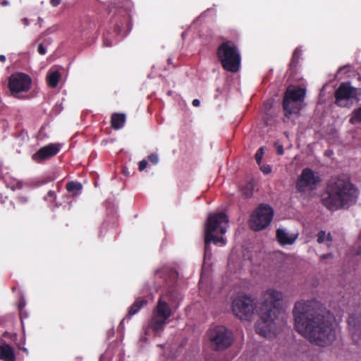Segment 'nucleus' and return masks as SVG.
<instances>
[{"label": "nucleus", "instance_id": "f257e3e1", "mask_svg": "<svg viewBox=\"0 0 361 361\" xmlns=\"http://www.w3.org/2000/svg\"><path fill=\"white\" fill-rule=\"evenodd\" d=\"M283 293L271 288L262 293L259 306L255 298L240 296L232 302L233 314L243 321H251L255 312L259 319L255 324L257 334L265 338L275 337L283 324L280 315L283 308Z\"/></svg>", "mask_w": 361, "mask_h": 361}, {"label": "nucleus", "instance_id": "f03ea898", "mask_svg": "<svg viewBox=\"0 0 361 361\" xmlns=\"http://www.w3.org/2000/svg\"><path fill=\"white\" fill-rule=\"evenodd\" d=\"M293 315L296 331L309 342L320 347L329 345L336 339L334 315L317 302H295Z\"/></svg>", "mask_w": 361, "mask_h": 361}, {"label": "nucleus", "instance_id": "7ed1b4c3", "mask_svg": "<svg viewBox=\"0 0 361 361\" xmlns=\"http://www.w3.org/2000/svg\"><path fill=\"white\" fill-rule=\"evenodd\" d=\"M358 197L355 186L347 178H331L322 198L323 204L329 210L347 209L354 204Z\"/></svg>", "mask_w": 361, "mask_h": 361}, {"label": "nucleus", "instance_id": "20e7f679", "mask_svg": "<svg viewBox=\"0 0 361 361\" xmlns=\"http://www.w3.org/2000/svg\"><path fill=\"white\" fill-rule=\"evenodd\" d=\"M228 227V216L223 212L214 213L209 215L205 226V252L204 257L211 255L210 243H219L226 244L224 238L219 237L218 234H224Z\"/></svg>", "mask_w": 361, "mask_h": 361}, {"label": "nucleus", "instance_id": "39448f33", "mask_svg": "<svg viewBox=\"0 0 361 361\" xmlns=\"http://www.w3.org/2000/svg\"><path fill=\"white\" fill-rule=\"evenodd\" d=\"M223 68L230 72H237L240 65V54L232 42L222 43L217 50Z\"/></svg>", "mask_w": 361, "mask_h": 361}, {"label": "nucleus", "instance_id": "423d86ee", "mask_svg": "<svg viewBox=\"0 0 361 361\" xmlns=\"http://www.w3.org/2000/svg\"><path fill=\"white\" fill-rule=\"evenodd\" d=\"M169 294L161 295L154 307L150 321V326L154 331L163 330L167 319L171 316V309L167 302Z\"/></svg>", "mask_w": 361, "mask_h": 361}, {"label": "nucleus", "instance_id": "0eeeda50", "mask_svg": "<svg viewBox=\"0 0 361 361\" xmlns=\"http://www.w3.org/2000/svg\"><path fill=\"white\" fill-rule=\"evenodd\" d=\"M211 347L215 350H224L233 342L232 333L223 326H217L209 331Z\"/></svg>", "mask_w": 361, "mask_h": 361}, {"label": "nucleus", "instance_id": "6e6552de", "mask_svg": "<svg viewBox=\"0 0 361 361\" xmlns=\"http://www.w3.org/2000/svg\"><path fill=\"white\" fill-rule=\"evenodd\" d=\"M273 209L268 204H260L252 214L250 219V228L254 231H261L267 228L272 221Z\"/></svg>", "mask_w": 361, "mask_h": 361}, {"label": "nucleus", "instance_id": "1a4fd4ad", "mask_svg": "<svg viewBox=\"0 0 361 361\" xmlns=\"http://www.w3.org/2000/svg\"><path fill=\"white\" fill-rule=\"evenodd\" d=\"M361 89L352 87L349 83L343 82L340 85L335 92L336 104L342 107H350L348 100L355 99L360 101Z\"/></svg>", "mask_w": 361, "mask_h": 361}, {"label": "nucleus", "instance_id": "9d476101", "mask_svg": "<svg viewBox=\"0 0 361 361\" xmlns=\"http://www.w3.org/2000/svg\"><path fill=\"white\" fill-rule=\"evenodd\" d=\"M321 182L319 176L309 168L304 169L298 178L297 189L300 192L314 190Z\"/></svg>", "mask_w": 361, "mask_h": 361}, {"label": "nucleus", "instance_id": "9b49d317", "mask_svg": "<svg viewBox=\"0 0 361 361\" xmlns=\"http://www.w3.org/2000/svg\"><path fill=\"white\" fill-rule=\"evenodd\" d=\"M31 85V78L26 74L18 73L12 74L8 80V87L13 95L27 92Z\"/></svg>", "mask_w": 361, "mask_h": 361}, {"label": "nucleus", "instance_id": "f8f14e48", "mask_svg": "<svg viewBox=\"0 0 361 361\" xmlns=\"http://www.w3.org/2000/svg\"><path fill=\"white\" fill-rule=\"evenodd\" d=\"M348 326L354 342L361 344V314L350 315L348 319Z\"/></svg>", "mask_w": 361, "mask_h": 361}, {"label": "nucleus", "instance_id": "ddd939ff", "mask_svg": "<svg viewBox=\"0 0 361 361\" xmlns=\"http://www.w3.org/2000/svg\"><path fill=\"white\" fill-rule=\"evenodd\" d=\"M59 151V148L56 145H49L39 149L32 155V159L37 162H41L44 159L56 155Z\"/></svg>", "mask_w": 361, "mask_h": 361}, {"label": "nucleus", "instance_id": "4468645a", "mask_svg": "<svg viewBox=\"0 0 361 361\" xmlns=\"http://www.w3.org/2000/svg\"><path fill=\"white\" fill-rule=\"evenodd\" d=\"M298 237V233H289L285 228H278L276 238L281 245H293Z\"/></svg>", "mask_w": 361, "mask_h": 361}, {"label": "nucleus", "instance_id": "2eb2a0df", "mask_svg": "<svg viewBox=\"0 0 361 361\" xmlns=\"http://www.w3.org/2000/svg\"><path fill=\"white\" fill-rule=\"evenodd\" d=\"M303 103L296 100L290 99V98H283V106L285 114L287 117L290 115L297 114L302 108Z\"/></svg>", "mask_w": 361, "mask_h": 361}, {"label": "nucleus", "instance_id": "dca6fc26", "mask_svg": "<svg viewBox=\"0 0 361 361\" xmlns=\"http://www.w3.org/2000/svg\"><path fill=\"white\" fill-rule=\"evenodd\" d=\"M305 94L306 90L304 88L289 87L285 93L284 97L303 103Z\"/></svg>", "mask_w": 361, "mask_h": 361}, {"label": "nucleus", "instance_id": "f3484780", "mask_svg": "<svg viewBox=\"0 0 361 361\" xmlns=\"http://www.w3.org/2000/svg\"><path fill=\"white\" fill-rule=\"evenodd\" d=\"M0 360L4 361H15L14 349L8 344L0 345Z\"/></svg>", "mask_w": 361, "mask_h": 361}, {"label": "nucleus", "instance_id": "a211bd4d", "mask_svg": "<svg viewBox=\"0 0 361 361\" xmlns=\"http://www.w3.org/2000/svg\"><path fill=\"white\" fill-rule=\"evenodd\" d=\"M126 122V115L123 114H114L111 116V126L115 130H119L123 127Z\"/></svg>", "mask_w": 361, "mask_h": 361}, {"label": "nucleus", "instance_id": "6ab92c4d", "mask_svg": "<svg viewBox=\"0 0 361 361\" xmlns=\"http://www.w3.org/2000/svg\"><path fill=\"white\" fill-rule=\"evenodd\" d=\"M317 241L319 244L326 243V246L330 247L331 246L333 238L330 233H326L324 231H320L317 233Z\"/></svg>", "mask_w": 361, "mask_h": 361}, {"label": "nucleus", "instance_id": "aec40b11", "mask_svg": "<svg viewBox=\"0 0 361 361\" xmlns=\"http://www.w3.org/2000/svg\"><path fill=\"white\" fill-rule=\"evenodd\" d=\"M61 78V73L58 71H51L47 74V80L49 85L54 88L57 86L59 79Z\"/></svg>", "mask_w": 361, "mask_h": 361}, {"label": "nucleus", "instance_id": "412c9836", "mask_svg": "<svg viewBox=\"0 0 361 361\" xmlns=\"http://www.w3.org/2000/svg\"><path fill=\"white\" fill-rule=\"evenodd\" d=\"M147 302V301L145 299L137 300L130 307L128 312L129 315L132 316L136 314Z\"/></svg>", "mask_w": 361, "mask_h": 361}, {"label": "nucleus", "instance_id": "4be33fe9", "mask_svg": "<svg viewBox=\"0 0 361 361\" xmlns=\"http://www.w3.org/2000/svg\"><path fill=\"white\" fill-rule=\"evenodd\" d=\"M66 189L68 192L78 195L82 190V185L80 183L71 181L67 183Z\"/></svg>", "mask_w": 361, "mask_h": 361}, {"label": "nucleus", "instance_id": "5701e85b", "mask_svg": "<svg viewBox=\"0 0 361 361\" xmlns=\"http://www.w3.org/2000/svg\"><path fill=\"white\" fill-rule=\"evenodd\" d=\"M350 123L351 124H356L361 123V107L355 109L351 114L350 118Z\"/></svg>", "mask_w": 361, "mask_h": 361}, {"label": "nucleus", "instance_id": "b1692460", "mask_svg": "<svg viewBox=\"0 0 361 361\" xmlns=\"http://www.w3.org/2000/svg\"><path fill=\"white\" fill-rule=\"evenodd\" d=\"M300 55L301 50L299 48L295 49L293 54L291 65H294L298 63Z\"/></svg>", "mask_w": 361, "mask_h": 361}, {"label": "nucleus", "instance_id": "393cba45", "mask_svg": "<svg viewBox=\"0 0 361 361\" xmlns=\"http://www.w3.org/2000/svg\"><path fill=\"white\" fill-rule=\"evenodd\" d=\"M264 153V147H261L255 154V159L257 163L259 165L262 159L263 154Z\"/></svg>", "mask_w": 361, "mask_h": 361}, {"label": "nucleus", "instance_id": "a878e982", "mask_svg": "<svg viewBox=\"0 0 361 361\" xmlns=\"http://www.w3.org/2000/svg\"><path fill=\"white\" fill-rule=\"evenodd\" d=\"M274 147H276L277 154L279 155H282L284 152L283 147L281 144H280L279 142H276L274 143Z\"/></svg>", "mask_w": 361, "mask_h": 361}, {"label": "nucleus", "instance_id": "bb28decb", "mask_svg": "<svg viewBox=\"0 0 361 361\" xmlns=\"http://www.w3.org/2000/svg\"><path fill=\"white\" fill-rule=\"evenodd\" d=\"M149 161L154 164H157L159 162V157L157 154H152L149 156Z\"/></svg>", "mask_w": 361, "mask_h": 361}, {"label": "nucleus", "instance_id": "cd10ccee", "mask_svg": "<svg viewBox=\"0 0 361 361\" xmlns=\"http://www.w3.org/2000/svg\"><path fill=\"white\" fill-rule=\"evenodd\" d=\"M260 169L264 174H269L271 171V169L269 165H262L260 166Z\"/></svg>", "mask_w": 361, "mask_h": 361}, {"label": "nucleus", "instance_id": "c85d7f7f", "mask_svg": "<svg viewBox=\"0 0 361 361\" xmlns=\"http://www.w3.org/2000/svg\"><path fill=\"white\" fill-rule=\"evenodd\" d=\"M56 198V194L54 191L49 190L45 197L46 200H54Z\"/></svg>", "mask_w": 361, "mask_h": 361}, {"label": "nucleus", "instance_id": "c756f323", "mask_svg": "<svg viewBox=\"0 0 361 361\" xmlns=\"http://www.w3.org/2000/svg\"><path fill=\"white\" fill-rule=\"evenodd\" d=\"M252 185H247V189L246 191L244 192V194L246 197H250L252 194Z\"/></svg>", "mask_w": 361, "mask_h": 361}, {"label": "nucleus", "instance_id": "7c9ffc66", "mask_svg": "<svg viewBox=\"0 0 361 361\" xmlns=\"http://www.w3.org/2000/svg\"><path fill=\"white\" fill-rule=\"evenodd\" d=\"M147 165V162L145 160H142L139 162V170L142 171L144 170Z\"/></svg>", "mask_w": 361, "mask_h": 361}, {"label": "nucleus", "instance_id": "2f4dec72", "mask_svg": "<svg viewBox=\"0 0 361 361\" xmlns=\"http://www.w3.org/2000/svg\"><path fill=\"white\" fill-rule=\"evenodd\" d=\"M37 51L42 55H44L46 54V49L42 44H39Z\"/></svg>", "mask_w": 361, "mask_h": 361}, {"label": "nucleus", "instance_id": "473e14b6", "mask_svg": "<svg viewBox=\"0 0 361 361\" xmlns=\"http://www.w3.org/2000/svg\"><path fill=\"white\" fill-rule=\"evenodd\" d=\"M333 257H334V255L331 253L325 254V255H322L320 256V260L322 261V260H325L327 259H333Z\"/></svg>", "mask_w": 361, "mask_h": 361}, {"label": "nucleus", "instance_id": "72a5a7b5", "mask_svg": "<svg viewBox=\"0 0 361 361\" xmlns=\"http://www.w3.org/2000/svg\"><path fill=\"white\" fill-rule=\"evenodd\" d=\"M61 0H50V4L54 7L59 6Z\"/></svg>", "mask_w": 361, "mask_h": 361}, {"label": "nucleus", "instance_id": "f704fd0d", "mask_svg": "<svg viewBox=\"0 0 361 361\" xmlns=\"http://www.w3.org/2000/svg\"><path fill=\"white\" fill-rule=\"evenodd\" d=\"M200 100H199V99H194V100L192 101V105H193L194 106H200Z\"/></svg>", "mask_w": 361, "mask_h": 361}, {"label": "nucleus", "instance_id": "c9c22d12", "mask_svg": "<svg viewBox=\"0 0 361 361\" xmlns=\"http://www.w3.org/2000/svg\"><path fill=\"white\" fill-rule=\"evenodd\" d=\"M104 43L106 47H111L112 45L111 42L108 39H105Z\"/></svg>", "mask_w": 361, "mask_h": 361}, {"label": "nucleus", "instance_id": "e433bc0d", "mask_svg": "<svg viewBox=\"0 0 361 361\" xmlns=\"http://www.w3.org/2000/svg\"><path fill=\"white\" fill-rule=\"evenodd\" d=\"M22 22L25 25H29V20L27 18H24L23 20H22Z\"/></svg>", "mask_w": 361, "mask_h": 361}, {"label": "nucleus", "instance_id": "4c0bfd02", "mask_svg": "<svg viewBox=\"0 0 361 361\" xmlns=\"http://www.w3.org/2000/svg\"><path fill=\"white\" fill-rule=\"evenodd\" d=\"M0 61L1 62H5L6 61V56L4 55H0Z\"/></svg>", "mask_w": 361, "mask_h": 361}]
</instances>
